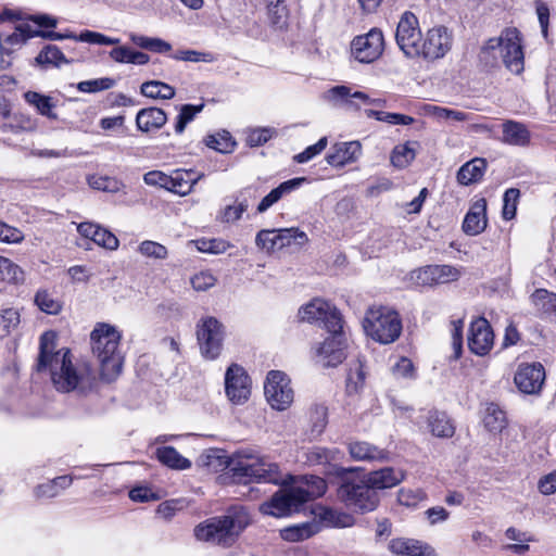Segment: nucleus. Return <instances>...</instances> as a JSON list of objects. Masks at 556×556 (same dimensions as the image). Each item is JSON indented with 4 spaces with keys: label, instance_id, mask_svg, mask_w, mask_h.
<instances>
[{
    "label": "nucleus",
    "instance_id": "de8ad7c7",
    "mask_svg": "<svg viewBox=\"0 0 556 556\" xmlns=\"http://www.w3.org/2000/svg\"><path fill=\"white\" fill-rule=\"evenodd\" d=\"M204 142L208 148L214 149L220 153H230L236 146V142L232 140L230 134L226 130L215 135L206 136Z\"/></svg>",
    "mask_w": 556,
    "mask_h": 556
},
{
    "label": "nucleus",
    "instance_id": "864d4df0",
    "mask_svg": "<svg viewBox=\"0 0 556 556\" xmlns=\"http://www.w3.org/2000/svg\"><path fill=\"white\" fill-rule=\"evenodd\" d=\"M89 186L96 190L116 193L119 192L124 185L116 178L108 176H90L88 179Z\"/></svg>",
    "mask_w": 556,
    "mask_h": 556
},
{
    "label": "nucleus",
    "instance_id": "393cba45",
    "mask_svg": "<svg viewBox=\"0 0 556 556\" xmlns=\"http://www.w3.org/2000/svg\"><path fill=\"white\" fill-rule=\"evenodd\" d=\"M389 549L394 556H437L429 545L413 539H393L389 543Z\"/></svg>",
    "mask_w": 556,
    "mask_h": 556
},
{
    "label": "nucleus",
    "instance_id": "3c124183",
    "mask_svg": "<svg viewBox=\"0 0 556 556\" xmlns=\"http://www.w3.org/2000/svg\"><path fill=\"white\" fill-rule=\"evenodd\" d=\"M204 104L201 103L199 105L193 104H184L180 106L179 114L177 116V121L175 124V132L182 134L186 129V126L192 122L195 115L202 112Z\"/></svg>",
    "mask_w": 556,
    "mask_h": 556
},
{
    "label": "nucleus",
    "instance_id": "2eb2a0df",
    "mask_svg": "<svg viewBox=\"0 0 556 556\" xmlns=\"http://www.w3.org/2000/svg\"><path fill=\"white\" fill-rule=\"evenodd\" d=\"M383 46L382 31L378 28H372L367 34L355 37L352 41L351 50L357 61L371 63L382 54Z\"/></svg>",
    "mask_w": 556,
    "mask_h": 556
},
{
    "label": "nucleus",
    "instance_id": "1a4fd4ad",
    "mask_svg": "<svg viewBox=\"0 0 556 556\" xmlns=\"http://www.w3.org/2000/svg\"><path fill=\"white\" fill-rule=\"evenodd\" d=\"M225 328L215 317H206L197 326V338L201 354L207 359H215L223 350Z\"/></svg>",
    "mask_w": 556,
    "mask_h": 556
},
{
    "label": "nucleus",
    "instance_id": "4468645a",
    "mask_svg": "<svg viewBox=\"0 0 556 556\" xmlns=\"http://www.w3.org/2000/svg\"><path fill=\"white\" fill-rule=\"evenodd\" d=\"M333 330L328 331L330 337L316 349V362L323 367H336L346 357V339L343 327Z\"/></svg>",
    "mask_w": 556,
    "mask_h": 556
},
{
    "label": "nucleus",
    "instance_id": "7c9ffc66",
    "mask_svg": "<svg viewBox=\"0 0 556 556\" xmlns=\"http://www.w3.org/2000/svg\"><path fill=\"white\" fill-rule=\"evenodd\" d=\"M306 178L298 177L281 182L277 188L273 189L267 195H265L258 203L256 211L258 213L266 212L269 207L276 204L283 195L298 189Z\"/></svg>",
    "mask_w": 556,
    "mask_h": 556
},
{
    "label": "nucleus",
    "instance_id": "4d7b16f0",
    "mask_svg": "<svg viewBox=\"0 0 556 556\" xmlns=\"http://www.w3.org/2000/svg\"><path fill=\"white\" fill-rule=\"evenodd\" d=\"M312 422L311 433L315 437L321 434L327 425V408L323 405H315L309 412Z\"/></svg>",
    "mask_w": 556,
    "mask_h": 556
},
{
    "label": "nucleus",
    "instance_id": "473e14b6",
    "mask_svg": "<svg viewBox=\"0 0 556 556\" xmlns=\"http://www.w3.org/2000/svg\"><path fill=\"white\" fill-rule=\"evenodd\" d=\"M326 99L334 104L343 103L349 108L354 106L353 100H359L365 104L371 103L369 96L362 91L351 92V88L346 86H336L328 90ZM355 108H358L355 105Z\"/></svg>",
    "mask_w": 556,
    "mask_h": 556
},
{
    "label": "nucleus",
    "instance_id": "5701e85b",
    "mask_svg": "<svg viewBox=\"0 0 556 556\" xmlns=\"http://www.w3.org/2000/svg\"><path fill=\"white\" fill-rule=\"evenodd\" d=\"M486 201L480 199L476 201L467 212L464 222L463 230L468 236H477L481 233L486 227Z\"/></svg>",
    "mask_w": 556,
    "mask_h": 556
},
{
    "label": "nucleus",
    "instance_id": "338daca9",
    "mask_svg": "<svg viewBox=\"0 0 556 556\" xmlns=\"http://www.w3.org/2000/svg\"><path fill=\"white\" fill-rule=\"evenodd\" d=\"M327 137L320 138L315 144L307 147L303 152L294 156V161L298 163H306L314 156L321 153L327 147Z\"/></svg>",
    "mask_w": 556,
    "mask_h": 556
},
{
    "label": "nucleus",
    "instance_id": "423d86ee",
    "mask_svg": "<svg viewBox=\"0 0 556 556\" xmlns=\"http://www.w3.org/2000/svg\"><path fill=\"white\" fill-rule=\"evenodd\" d=\"M353 468H346L334 483L337 484V498L348 508L357 513H369L377 508L380 497L372 490L365 478L352 476Z\"/></svg>",
    "mask_w": 556,
    "mask_h": 556
},
{
    "label": "nucleus",
    "instance_id": "5fc2aeb1",
    "mask_svg": "<svg viewBox=\"0 0 556 556\" xmlns=\"http://www.w3.org/2000/svg\"><path fill=\"white\" fill-rule=\"evenodd\" d=\"M426 111L429 115L440 121L453 119L456 122H465L468 119V115L465 112L438 105H428Z\"/></svg>",
    "mask_w": 556,
    "mask_h": 556
},
{
    "label": "nucleus",
    "instance_id": "20e7f679",
    "mask_svg": "<svg viewBox=\"0 0 556 556\" xmlns=\"http://www.w3.org/2000/svg\"><path fill=\"white\" fill-rule=\"evenodd\" d=\"M249 525L248 511L243 507H232L226 515L200 522L195 526L193 533L198 541L229 547Z\"/></svg>",
    "mask_w": 556,
    "mask_h": 556
},
{
    "label": "nucleus",
    "instance_id": "f3484780",
    "mask_svg": "<svg viewBox=\"0 0 556 556\" xmlns=\"http://www.w3.org/2000/svg\"><path fill=\"white\" fill-rule=\"evenodd\" d=\"M460 270L451 265H427L410 273V279L417 286H434L456 281Z\"/></svg>",
    "mask_w": 556,
    "mask_h": 556
},
{
    "label": "nucleus",
    "instance_id": "6e6d98bb",
    "mask_svg": "<svg viewBox=\"0 0 556 556\" xmlns=\"http://www.w3.org/2000/svg\"><path fill=\"white\" fill-rule=\"evenodd\" d=\"M76 41L92 43V45H104V46H115L121 42L119 38L108 37L101 33L92 31V30H83L79 35H76L74 38Z\"/></svg>",
    "mask_w": 556,
    "mask_h": 556
},
{
    "label": "nucleus",
    "instance_id": "13d9d810",
    "mask_svg": "<svg viewBox=\"0 0 556 556\" xmlns=\"http://www.w3.org/2000/svg\"><path fill=\"white\" fill-rule=\"evenodd\" d=\"M115 85V80L110 77L96 78L90 80H84L78 83L77 89L81 92H98L112 88Z\"/></svg>",
    "mask_w": 556,
    "mask_h": 556
},
{
    "label": "nucleus",
    "instance_id": "4be33fe9",
    "mask_svg": "<svg viewBox=\"0 0 556 556\" xmlns=\"http://www.w3.org/2000/svg\"><path fill=\"white\" fill-rule=\"evenodd\" d=\"M364 478L369 486L377 492L400 484L405 478V472L399 468L383 467L368 472Z\"/></svg>",
    "mask_w": 556,
    "mask_h": 556
},
{
    "label": "nucleus",
    "instance_id": "aec40b11",
    "mask_svg": "<svg viewBox=\"0 0 556 556\" xmlns=\"http://www.w3.org/2000/svg\"><path fill=\"white\" fill-rule=\"evenodd\" d=\"M452 47V38L445 27H434L428 30L427 36L419 45V56L427 60L443 58Z\"/></svg>",
    "mask_w": 556,
    "mask_h": 556
},
{
    "label": "nucleus",
    "instance_id": "58836bf2",
    "mask_svg": "<svg viewBox=\"0 0 556 556\" xmlns=\"http://www.w3.org/2000/svg\"><path fill=\"white\" fill-rule=\"evenodd\" d=\"M155 454L156 458L169 468L182 470L191 467V462L172 446L159 447Z\"/></svg>",
    "mask_w": 556,
    "mask_h": 556
},
{
    "label": "nucleus",
    "instance_id": "8fccbe9b",
    "mask_svg": "<svg viewBox=\"0 0 556 556\" xmlns=\"http://www.w3.org/2000/svg\"><path fill=\"white\" fill-rule=\"evenodd\" d=\"M266 8L271 24L277 27H282L288 16L285 0H266Z\"/></svg>",
    "mask_w": 556,
    "mask_h": 556
},
{
    "label": "nucleus",
    "instance_id": "37998d69",
    "mask_svg": "<svg viewBox=\"0 0 556 556\" xmlns=\"http://www.w3.org/2000/svg\"><path fill=\"white\" fill-rule=\"evenodd\" d=\"M129 39L137 47L152 52L164 53L172 50L170 43L160 38H151L135 33H130Z\"/></svg>",
    "mask_w": 556,
    "mask_h": 556
},
{
    "label": "nucleus",
    "instance_id": "f8f14e48",
    "mask_svg": "<svg viewBox=\"0 0 556 556\" xmlns=\"http://www.w3.org/2000/svg\"><path fill=\"white\" fill-rule=\"evenodd\" d=\"M396 43L408 58L419 56L421 31L418 18L409 11L402 14L395 33Z\"/></svg>",
    "mask_w": 556,
    "mask_h": 556
},
{
    "label": "nucleus",
    "instance_id": "69168bd1",
    "mask_svg": "<svg viewBox=\"0 0 556 556\" xmlns=\"http://www.w3.org/2000/svg\"><path fill=\"white\" fill-rule=\"evenodd\" d=\"M392 374L396 378L414 379L416 377L415 367L407 357H401L393 366Z\"/></svg>",
    "mask_w": 556,
    "mask_h": 556
},
{
    "label": "nucleus",
    "instance_id": "ddd939ff",
    "mask_svg": "<svg viewBox=\"0 0 556 556\" xmlns=\"http://www.w3.org/2000/svg\"><path fill=\"white\" fill-rule=\"evenodd\" d=\"M299 317L303 321H321L328 331L342 328L343 320L340 312L321 299H314L299 309Z\"/></svg>",
    "mask_w": 556,
    "mask_h": 556
},
{
    "label": "nucleus",
    "instance_id": "4c0bfd02",
    "mask_svg": "<svg viewBox=\"0 0 556 556\" xmlns=\"http://www.w3.org/2000/svg\"><path fill=\"white\" fill-rule=\"evenodd\" d=\"M317 515L328 527L349 528L355 522L351 514L330 507H320Z\"/></svg>",
    "mask_w": 556,
    "mask_h": 556
},
{
    "label": "nucleus",
    "instance_id": "7ed1b4c3",
    "mask_svg": "<svg viewBox=\"0 0 556 556\" xmlns=\"http://www.w3.org/2000/svg\"><path fill=\"white\" fill-rule=\"evenodd\" d=\"M290 486L279 490L260 506L264 515L283 517L299 511L305 503L323 496L327 490V482L318 476L290 477Z\"/></svg>",
    "mask_w": 556,
    "mask_h": 556
},
{
    "label": "nucleus",
    "instance_id": "e2e57ef3",
    "mask_svg": "<svg viewBox=\"0 0 556 556\" xmlns=\"http://www.w3.org/2000/svg\"><path fill=\"white\" fill-rule=\"evenodd\" d=\"M520 195V192L516 188H510L505 191L504 193V206H503V218L506 220H509L515 217L516 215V203Z\"/></svg>",
    "mask_w": 556,
    "mask_h": 556
},
{
    "label": "nucleus",
    "instance_id": "c9c22d12",
    "mask_svg": "<svg viewBox=\"0 0 556 556\" xmlns=\"http://www.w3.org/2000/svg\"><path fill=\"white\" fill-rule=\"evenodd\" d=\"M320 530L317 522H303L280 530V536L288 542H300L309 539Z\"/></svg>",
    "mask_w": 556,
    "mask_h": 556
},
{
    "label": "nucleus",
    "instance_id": "bb28decb",
    "mask_svg": "<svg viewBox=\"0 0 556 556\" xmlns=\"http://www.w3.org/2000/svg\"><path fill=\"white\" fill-rule=\"evenodd\" d=\"M256 198V189L253 187L243 188L236 198V205H227L224 207L218 218L222 223H235L239 220L242 214L249 207V199Z\"/></svg>",
    "mask_w": 556,
    "mask_h": 556
},
{
    "label": "nucleus",
    "instance_id": "a19ab883",
    "mask_svg": "<svg viewBox=\"0 0 556 556\" xmlns=\"http://www.w3.org/2000/svg\"><path fill=\"white\" fill-rule=\"evenodd\" d=\"M26 102L36 108V110L43 116L50 119H56L58 115L53 112L54 104L51 98L48 96L40 94L35 91H27L24 94Z\"/></svg>",
    "mask_w": 556,
    "mask_h": 556
},
{
    "label": "nucleus",
    "instance_id": "bf43d9fd",
    "mask_svg": "<svg viewBox=\"0 0 556 556\" xmlns=\"http://www.w3.org/2000/svg\"><path fill=\"white\" fill-rule=\"evenodd\" d=\"M138 251L146 257H151L155 260H165L167 257V249L163 244L146 240L140 243L138 247Z\"/></svg>",
    "mask_w": 556,
    "mask_h": 556
},
{
    "label": "nucleus",
    "instance_id": "c756f323",
    "mask_svg": "<svg viewBox=\"0 0 556 556\" xmlns=\"http://www.w3.org/2000/svg\"><path fill=\"white\" fill-rule=\"evenodd\" d=\"M502 129L504 143L516 147H527L530 143L531 134L525 124L509 119L503 123Z\"/></svg>",
    "mask_w": 556,
    "mask_h": 556
},
{
    "label": "nucleus",
    "instance_id": "6e6552de",
    "mask_svg": "<svg viewBox=\"0 0 556 556\" xmlns=\"http://www.w3.org/2000/svg\"><path fill=\"white\" fill-rule=\"evenodd\" d=\"M498 49L504 65L514 74L523 71L525 56L520 31L517 28L504 29L500 37L491 38L484 46V51Z\"/></svg>",
    "mask_w": 556,
    "mask_h": 556
},
{
    "label": "nucleus",
    "instance_id": "680f3d73",
    "mask_svg": "<svg viewBox=\"0 0 556 556\" xmlns=\"http://www.w3.org/2000/svg\"><path fill=\"white\" fill-rule=\"evenodd\" d=\"M425 498L426 493L421 489H401L397 493L399 503L407 507L416 506Z\"/></svg>",
    "mask_w": 556,
    "mask_h": 556
},
{
    "label": "nucleus",
    "instance_id": "c03bdc74",
    "mask_svg": "<svg viewBox=\"0 0 556 556\" xmlns=\"http://www.w3.org/2000/svg\"><path fill=\"white\" fill-rule=\"evenodd\" d=\"M531 302L539 312L551 314L556 312V294L545 289L535 290L531 296Z\"/></svg>",
    "mask_w": 556,
    "mask_h": 556
},
{
    "label": "nucleus",
    "instance_id": "a18cd8bd",
    "mask_svg": "<svg viewBox=\"0 0 556 556\" xmlns=\"http://www.w3.org/2000/svg\"><path fill=\"white\" fill-rule=\"evenodd\" d=\"M414 143L406 142L394 147L391 153V164L396 168L407 167L416 156L415 149L412 147Z\"/></svg>",
    "mask_w": 556,
    "mask_h": 556
},
{
    "label": "nucleus",
    "instance_id": "c85d7f7f",
    "mask_svg": "<svg viewBox=\"0 0 556 556\" xmlns=\"http://www.w3.org/2000/svg\"><path fill=\"white\" fill-rule=\"evenodd\" d=\"M39 35V29L33 28L27 23L15 26L14 31L9 35L0 34L1 53H10L11 48L23 45L27 39Z\"/></svg>",
    "mask_w": 556,
    "mask_h": 556
},
{
    "label": "nucleus",
    "instance_id": "412c9836",
    "mask_svg": "<svg viewBox=\"0 0 556 556\" xmlns=\"http://www.w3.org/2000/svg\"><path fill=\"white\" fill-rule=\"evenodd\" d=\"M493 344L494 333L489 321L484 317L471 321L468 334L469 350L476 355L484 356L492 350Z\"/></svg>",
    "mask_w": 556,
    "mask_h": 556
},
{
    "label": "nucleus",
    "instance_id": "39448f33",
    "mask_svg": "<svg viewBox=\"0 0 556 556\" xmlns=\"http://www.w3.org/2000/svg\"><path fill=\"white\" fill-rule=\"evenodd\" d=\"M92 353L100 363L103 380L113 381L122 371L124 357L119 351L122 334L109 324H98L90 334Z\"/></svg>",
    "mask_w": 556,
    "mask_h": 556
},
{
    "label": "nucleus",
    "instance_id": "79ce46f5",
    "mask_svg": "<svg viewBox=\"0 0 556 556\" xmlns=\"http://www.w3.org/2000/svg\"><path fill=\"white\" fill-rule=\"evenodd\" d=\"M141 93L152 99L169 100L175 97V89L165 83L150 80L141 85Z\"/></svg>",
    "mask_w": 556,
    "mask_h": 556
},
{
    "label": "nucleus",
    "instance_id": "f257e3e1",
    "mask_svg": "<svg viewBox=\"0 0 556 556\" xmlns=\"http://www.w3.org/2000/svg\"><path fill=\"white\" fill-rule=\"evenodd\" d=\"M56 334L46 331L40 337L37 371L48 370L58 391L71 392L89 386L93 380L91 367L84 363L74 365L67 349H56Z\"/></svg>",
    "mask_w": 556,
    "mask_h": 556
},
{
    "label": "nucleus",
    "instance_id": "b1692460",
    "mask_svg": "<svg viewBox=\"0 0 556 556\" xmlns=\"http://www.w3.org/2000/svg\"><path fill=\"white\" fill-rule=\"evenodd\" d=\"M362 153V146L358 141L340 142L332 147V151L326 156L329 165L342 167L354 162Z\"/></svg>",
    "mask_w": 556,
    "mask_h": 556
},
{
    "label": "nucleus",
    "instance_id": "774afa93",
    "mask_svg": "<svg viewBox=\"0 0 556 556\" xmlns=\"http://www.w3.org/2000/svg\"><path fill=\"white\" fill-rule=\"evenodd\" d=\"M182 508L184 502L181 500L165 501L157 506L156 514L164 520H170Z\"/></svg>",
    "mask_w": 556,
    "mask_h": 556
},
{
    "label": "nucleus",
    "instance_id": "0e129e2a",
    "mask_svg": "<svg viewBox=\"0 0 556 556\" xmlns=\"http://www.w3.org/2000/svg\"><path fill=\"white\" fill-rule=\"evenodd\" d=\"M198 250L204 253L220 254L226 252L231 245L223 239L200 240L197 242Z\"/></svg>",
    "mask_w": 556,
    "mask_h": 556
},
{
    "label": "nucleus",
    "instance_id": "72a5a7b5",
    "mask_svg": "<svg viewBox=\"0 0 556 556\" xmlns=\"http://www.w3.org/2000/svg\"><path fill=\"white\" fill-rule=\"evenodd\" d=\"M166 121V113L159 108L142 109L136 116L138 129L144 132L163 127Z\"/></svg>",
    "mask_w": 556,
    "mask_h": 556
},
{
    "label": "nucleus",
    "instance_id": "a211bd4d",
    "mask_svg": "<svg viewBox=\"0 0 556 556\" xmlns=\"http://www.w3.org/2000/svg\"><path fill=\"white\" fill-rule=\"evenodd\" d=\"M545 381V369L540 363H522L514 377L516 387L526 394H539Z\"/></svg>",
    "mask_w": 556,
    "mask_h": 556
},
{
    "label": "nucleus",
    "instance_id": "09e8293b",
    "mask_svg": "<svg viewBox=\"0 0 556 556\" xmlns=\"http://www.w3.org/2000/svg\"><path fill=\"white\" fill-rule=\"evenodd\" d=\"M38 64L60 66L63 63H68L62 51L54 45L46 46L36 56Z\"/></svg>",
    "mask_w": 556,
    "mask_h": 556
},
{
    "label": "nucleus",
    "instance_id": "0eeeda50",
    "mask_svg": "<svg viewBox=\"0 0 556 556\" xmlns=\"http://www.w3.org/2000/svg\"><path fill=\"white\" fill-rule=\"evenodd\" d=\"M364 329L375 341L389 344L400 337L402 321L399 314L389 307H371L366 313Z\"/></svg>",
    "mask_w": 556,
    "mask_h": 556
},
{
    "label": "nucleus",
    "instance_id": "49530a36",
    "mask_svg": "<svg viewBox=\"0 0 556 556\" xmlns=\"http://www.w3.org/2000/svg\"><path fill=\"white\" fill-rule=\"evenodd\" d=\"M0 280L9 283L23 282L24 271L11 260L0 255Z\"/></svg>",
    "mask_w": 556,
    "mask_h": 556
},
{
    "label": "nucleus",
    "instance_id": "6ab92c4d",
    "mask_svg": "<svg viewBox=\"0 0 556 556\" xmlns=\"http://www.w3.org/2000/svg\"><path fill=\"white\" fill-rule=\"evenodd\" d=\"M341 456L338 448L314 446L307 452L306 459L313 466H323V473L330 479V483H334V480L346 469L337 464Z\"/></svg>",
    "mask_w": 556,
    "mask_h": 556
},
{
    "label": "nucleus",
    "instance_id": "2f4dec72",
    "mask_svg": "<svg viewBox=\"0 0 556 556\" xmlns=\"http://www.w3.org/2000/svg\"><path fill=\"white\" fill-rule=\"evenodd\" d=\"M486 170V161L475 157L465 163L457 172V181L463 186H469L480 181Z\"/></svg>",
    "mask_w": 556,
    "mask_h": 556
},
{
    "label": "nucleus",
    "instance_id": "9d476101",
    "mask_svg": "<svg viewBox=\"0 0 556 556\" xmlns=\"http://www.w3.org/2000/svg\"><path fill=\"white\" fill-rule=\"evenodd\" d=\"M308 241L305 232L298 228L263 229L255 238L256 245L267 252L281 250L291 243L303 245Z\"/></svg>",
    "mask_w": 556,
    "mask_h": 556
},
{
    "label": "nucleus",
    "instance_id": "ea45409f",
    "mask_svg": "<svg viewBox=\"0 0 556 556\" xmlns=\"http://www.w3.org/2000/svg\"><path fill=\"white\" fill-rule=\"evenodd\" d=\"M485 428L491 432H501L506 427V415L497 404L490 403L483 417Z\"/></svg>",
    "mask_w": 556,
    "mask_h": 556
},
{
    "label": "nucleus",
    "instance_id": "a878e982",
    "mask_svg": "<svg viewBox=\"0 0 556 556\" xmlns=\"http://www.w3.org/2000/svg\"><path fill=\"white\" fill-rule=\"evenodd\" d=\"M204 177L203 173L195 175L192 169H177L169 175L167 191L176 193L178 195L189 194L194 185Z\"/></svg>",
    "mask_w": 556,
    "mask_h": 556
},
{
    "label": "nucleus",
    "instance_id": "9b49d317",
    "mask_svg": "<svg viewBox=\"0 0 556 556\" xmlns=\"http://www.w3.org/2000/svg\"><path fill=\"white\" fill-rule=\"evenodd\" d=\"M264 393L269 405L277 410L288 408L293 402L294 394L290 380L285 372L279 370L268 372L264 384Z\"/></svg>",
    "mask_w": 556,
    "mask_h": 556
},
{
    "label": "nucleus",
    "instance_id": "e433bc0d",
    "mask_svg": "<svg viewBox=\"0 0 556 556\" xmlns=\"http://www.w3.org/2000/svg\"><path fill=\"white\" fill-rule=\"evenodd\" d=\"M72 477L60 476L37 485L34 490L37 498H53L72 484Z\"/></svg>",
    "mask_w": 556,
    "mask_h": 556
},
{
    "label": "nucleus",
    "instance_id": "dca6fc26",
    "mask_svg": "<svg viewBox=\"0 0 556 556\" xmlns=\"http://www.w3.org/2000/svg\"><path fill=\"white\" fill-rule=\"evenodd\" d=\"M225 391L227 397L237 405L248 401L251 394V380L244 368L231 364L225 374Z\"/></svg>",
    "mask_w": 556,
    "mask_h": 556
},
{
    "label": "nucleus",
    "instance_id": "052dcab7",
    "mask_svg": "<svg viewBox=\"0 0 556 556\" xmlns=\"http://www.w3.org/2000/svg\"><path fill=\"white\" fill-rule=\"evenodd\" d=\"M35 303L45 313L58 314L61 309V305L55 301L50 293L47 291H38L35 295Z\"/></svg>",
    "mask_w": 556,
    "mask_h": 556
},
{
    "label": "nucleus",
    "instance_id": "f704fd0d",
    "mask_svg": "<svg viewBox=\"0 0 556 556\" xmlns=\"http://www.w3.org/2000/svg\"><path fill=\"white\" fill-rule=\"evenodd\" d=\"M428 427L438 438H452L455 433V426L444 412H431L428 416Z\"/></svg>",
    "mask_w": 556,
    "mask_h": 556
},
{
    "label": "nucleus",
    "instance_id": "f03ea898",
    "mask_svg": "<svg viewBox=\"0 0 556 556\" xmlns=\"http://www.w3.org/2000/svg\"><path fill=\"white\" fill-rule=\"evenodd\" d=\"M202 464L215 472L229 468L233 481L238 483H285L277 464L249 451H239L229 458L223 450H210L202 455Z\"/></svg>",
    "mask_w": 556,
    "mask_h": 556
},
{
    "label": "nucleus",
    "instance_id": "603ef678",
    "mask_svg": "<svg viewBox=\"0 0 556 556\" xmlns=\"http://www.w3.org/2000/svg\"><path fill=\"white\" fill-rule=\"evenodd\" d=\"M20 313L15 308H5L0 312V338L8 337L20 325Z\"/></svg>",
    "mask_w": 556,
    "mask_h": 556
},
{
    "label": "nucleus",
    "instance_id": "cd10ccee",
    "mask_svg": "<svg viewBox=\"0 0 556 556\" xmlns=\"http://www.w3.org/2000/svg\"><path fill=\"white\" fill-rule=\"evenodd\" d=\"M350 456L356 462H383L388 453L365 441H353L349 443Z\"/></svg>",
    "mask_w": 556,
    "mask_h": 556
}]
</instances>
